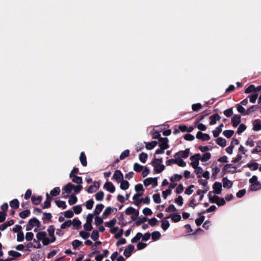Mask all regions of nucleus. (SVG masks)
I'll use <instances>...</instances> for the list:
<instances>
[{
  "mask_svg": "<svg viewBox=\"0 0 261 261\" xmlns=\"http://www.w3.org/2000/svg\"><path fill=\"white\" fill-rule=\"evenodd\" d=\"M55 229L54 226L50 225L48 227L46 232L43 231H38L36 235L37 242L38 243L41 242L44 246L54 243L56 240V238L55 236ZM34 241V242H36L35 240Z\"/></svg>",
  "mask_w": 261,
  "mask_h": 261,
  "instance_id": "f257e3e1",
  "label": "nucleus"
},
{
  "mask_svg": "<svg viewBox=\"0 0 261 261\" xmlns=\"http://www.w3.org/2000/svg\"><path fill=\"white\" fill-rule=\"evenodd\" d=\"M40 226V221L36 218H32L30 220L26 226L27 231L34 230V231H37Z\"/></svg>",
  "mask_w": 261,
  "mask_h": 261,
  "instance_id": "f03ea898",
  "label": "nucleus"
},
{
  "mask_svg": "<svg viewBox=\"0 0 261 261\" xmlns=\"http://www.w3.org/2000/svg\"><path fill=\"white\" fill-rule=\"evenodd\" d=\"M152 166L154 170L157 173H161L165 169V166L163 164L162 159H154L152 161Z\"/></svg>",
  "mask_w": 261,
  "mask_h": 261,
  "instance_id": "7ed1b4c3",
  "label": "nucleus"
},
{
  "mask_svg": "<svg viewBox=\"0 0 261 261\" xmlns=\"http://www.w3.org/2000/svg\"><path fill=\"white\" fill-rule=\"evenodd\" d=\"M125 213L127 215H132L131 219L133 221L135 220L139 216V210H136L133 207H128L125 210Z\"/></svg>",
  "mask_w": 261,
  "mask_h": 261,
  "instance_id": "20e7f679",
  "label": "nucleus"
},
{
  "mask_svg": "<svg viewBox=\"0 0 261 261\" xmlns=\"http://www.w3.org/2000/svg\"><path fill=\"white\" fill-rule=\"evenodd\" d=\"M200 154L196 153L192 155L190 158L191 161L190 165L193 168H196L199 165V160H200Z\"/></svg>",
  "mask_w": 261,
  "mask_h": 261,
  "instance_id": "39448f33",
  "label": "nucleus"
},
{
  "mask_svg": "<svg viewBox=\"0 0 261 261\" xmlns=\"http://www.w3.org/2000/svg\"><path fill=\"white\" fill-rule=\"evenodd\" d=\"M143 184L147 187L152 185L153 187H155L158 185V179L156 177H148L144 179Z\"/></svg>",
  "mask_w": 261,
  "mask_h": 261,
  "instance_id": "423d86ee",
  "label": "nucleus"
},
{
  "mask_svg": "<svg viewBox=\"0 0 261 261\" xmlns=\"http://www.w3.org/2000/svg\"><path fill=\"white\" fill-rule=\"evenodd\" d=\"M74 185L71 183L67 184L62 189V194L64 195L66 194V195L63 196V197H67L68 194H69L73 190Z\"/></svg>",
  "mask_w": 261,
  "mask_h": 261,
  "instance_id": "0eeeda50",
  "label": "nucleus"
},
{
  "mask_svg": "<svg viewBox=\"0 0 261 261\" xmlns=\"http://www.w3.org/2000/svg\"><path fill=\"white\" fill-rule=\"evenodd\" d=\"M190 154V149L187 148L185 149V150H181L178 151V152L176 153L174 157H177L180 159H186L187 158Z\"/></svg>",
  "mask_w": 261,
  "mask_h": 261,
  "instance_id": "6e6552de",
  "label": "nucleus"
},
{
  "mask_svg": "<svg viewBox=\"0 0 261 261\" xmlns=\"http://www.w3.org/2000/svg\"><path fill=\"white\" fill-rule=\"evenodd\" d=\"M159 146L160 147L162 148L163 149H167L169 148L168 139L167 138H159Z\"/></svg>",
  "mask_w": 261,
  "mask_h": 261,
  "instance_id": "1a4fd4ad",
  "label": "nucleus"
},
{
  "mask_svg": "<svg viewBox=\"0 0 261 261\" xmlns=\"http://www.w3.org/2000/svg\"><path fill=\"white\" fill-rule=\"evenodd\" d=\"M103 189L107 191L113 193L115 191V187L114 185L110 181H107L103 185Z\"/></svg>",
  "mask_w": 261,
  "mask_h": 261,
  "instance_id": "9d476101",
  "label": "nucleus"
},
{
  "mask_svg": "<svg viewBox=\"0 0 261 261\" xmlns=\"http://www.w3.org/2000/svg\"><path fill=\"white\" fill-rule=\"evenodd\" d=\"M113 178L119 183L123 179V175L120 171L116 170L113 174Z\"/></svg>",
  "mask_w": 261,
  "mask_h": 261,
  "instance_id": "9b49d317",
  "label": "nucleus"
},
{
  "mask_svg": "<svg viewBox=\"0 0 261 261\" xmlns=\"http://www.w3.org/2000/svg\"><path fill=\"white\" fill-rule=\"evenodd\" d=\"M213 192L216 194H220L221 193L222 185L219 182H215L213 187Z\"/></svg>",
  "mask_w": 261,
  "mask_h": 261,
  "instance_id": "f8f14e48",
  "label": "nucleus"
},
{
  "mask_svg": "<svg viewBox=\"0 0 261 261\" xmlns=\"http://www.w3.org/2000/svg\"><path fill=\"white\" fill-rule=\"evenodd\" d=\"M99 184L97 181H94L93 185L91 186L88 189L87 192L89 193H93L96 192L99 188Z\"/></svg>",
  "mask_w": 261,
  "mask_h": 261,
  "instance_id": "ddd939ff",
  "label": "nucleus"
},
{
  "mask_svg": "<svg viewBox=\"0 0 261 261\" xmlns=\"http://www.w3.org/2000/svg\"><path fill=\"white\" fill-rule=\"evenodd\" d=\"M142 195V192L136 193L135 194H134V195L133 197V199L134 201V204L135 205L138 206L141 203V202H142V200L141 199H139V198Z\"/></svg>",
  "mask_w": 261,
  "mask_h": 261,
  "instance_id": "4468645a",
  "label": "nucleus"
},
{
  "mask_svg": "<svg viewBox=\"0 0 261 261\" xmlns=\"http://www.w3.org/2000/svg\"><path fill=\"white\" fill-rule=\"evenodd\" d=\"M196 138L198 139H201L203 141H207L210 139V137L208 135L203 134L201 132H198L196 135Z\"/></svg>",
  "mask_w": 261,
  "mask_h": 261,
  "instance_id": "2eb2a0df",
  "label": "nucleus"
},
{
  "mask_svg": "<svg viewBox=\"0 0 261 261\" xmlns=\"http://www.w3.org/2000/svg\"><path fill=\"white\" fill-rule=\"evenodd\" d=\"M210 124L214 125L216 124L217 121H219L221 119V117L217 114H215L213 115H212L210 117Z\"/></svg>",
  "mask_w": 261,
  "mask_h": 261,
  "instance_id": "dca6fc26",
  "label": "nucleus"
},
{
  "mask_svg": "<svg viewBox=\"0 0 261 261\" xmlns=\"http://www.w3.org/2000/svg\"><path fill=\"white\" fill-rule=\"evenodd\" d=\"M134 250V246L132 245H129L124 250V255L126 257H129L133 251Z\"/></svg>",
  "mask_w": 261,
  "mask_h": 261,
  "instance_id": "f3484780",
  "label": "nucleus"
},
{
  "mask_svg": "<svg viewBox=\"0 0 261 261\" xmlns=\"http://www.w3.org/2000/svg\"><path fill=\"white\" fill-rule=\"evenodd\" d=\"M103 207L104 205L100 203L97 204L92 214L96 216L98 215L101 213Z\"/></svg>",
  "mask_w": 261,
  "mask_h": 261,
  "instance_id": "a211bd4d",
  "label": "nucleus"
},
{
  "mask_svg": "<svg viewBox=\"0 0 261 261\" xmlns=\"http://www.w3.org/2000/svg\"><path fill=\"white\" fill-rule=\"evenodd\" d=\"M114 208H112L110 206L107 207L104 210L102 217L103 218H106L108 217L114 211Z\"/></svg>",
  "mask_w": 261,
  "mask_h": 261,
  "instance_id": "6ab92c4d",
  "label": "nucleus"
},
{
  "mask_svg": "<svg viewBox=\"0 0 261 261\" xmlns=\"http://www.w3.org/2000/svg\"><path fill=\"white\" fill-rule=\"evenodd\" d=\"M241 121V116L237 115L233 117L231 119V122L233 126L236 127L238 125Z\"/></svg>",
  "mask_w": 261,
  "mask_h": 261,
  "instance_id": "aec40b11",
  "label": "nucleus"
},
{
  "mask_svg": "<svg viewBox=\"0 0 261 261\" xmlns=\"http://www.w3.org/2000/svg\"><path fill=\"white\" fill-rule=\"evenodd\" d=\"M253 129L255 131H259L261 129V121L259 120H255L253 122Z\"/></svg>",
  "mask_w": 261,
  "mask_h": 261,
  "instance_id": "412c9836",
  "label": "nucleus"
},
{
  "mask_svg": "<svg viewBox=\"0 0 261 261\" xmlns=\"http://www.w3.org/2000/svg\"><path fill=\"white\" fill-rule=\"evenodd\" d=\"M175 158V164L178 166L181 167H185L186 166V163L182 159L177 157H174Z\"/></svg>",
  "mask_w": 261,
  "mask_h": 261,
  "instance_id": "4be33fe9",
  "label": "nucleus"
},
{
  "mask_svg": "<svg viewBox=\"0 0 261 261\" xmlns=\"http://www.w3.org/2000/svg\"><path fill=\"white\" fill-rule=\"evenodd\" d=\"M168 218H170L174 222H179L181 218V216L177 213L171 214Z\"/></svg>",
  "mask_w": 261,
  "mask_h": 261,
  "instance_id": "5701e85b",
  "label": "nucleus"
},
{
  "mask_svg": "<svg viewBox=\"0 0 261 261\" xmlns=\"http://www.w3.org/2000/svg\"><path fill=\"white\" fill-rule=\"evenodd\" d=\"M119 183H120V188L122 190H126L128 189L129 184L127 180H122Z\"/></svg>",
  "mask_w": 261,
  "mask_h": 261,
  "instance_id": "b1692460",
  "label": "nucleus"
},
{
  "mask_svg": "<svg viewBox=\"0 0 261 261\" xmlns=\"http://www.w3.org/2000/svg\"><path fill=\"white\" fill-rule=\"evenodd\" d=\"M8 254L10 256H11V258H13V260L15 259V258L19 257L21 255V254L20 253L14 250L9 251L8 252Z\"/></svg>",
  "mask_w": 261,
  "mask_h": 261,
  "instance_id": "393cba45",
  "label": "nucleus"
},
{
  "mask_svg": "<svg viewBox=\"0 0 261 261\" xmlns=\"http://www.w3.org/2000/svg\"><path fill=\"white\" fill-rule=\"evenodd\" d=\"M46 200L44 203V205L43 206V208H48L50 206V202L51 201V198L50 197L48 193L46 194Z\"/></svg>",
  "mask_w": 261,
  "mask_h": 261,
  "instance_id": "a878e982",
  "label": "nucleus"
},
{
  "mask_svg": "<svg viewBox=\"0 0 261 261\" xmlns=\"http://www.w3.org/2000/svg\"><path fill=\"white\" fill-rule=\"evenodd\" d=\"M182 177L181 174H174L170 177V180L172 182L179 181Z\"/></svg>",
  "mask_w": 261,
  "mask_h": 261,
  "instance_id": "bb28decb",
  "label": "nucleus"
},
{
  "mask_svg": "<svg viewBox=\"0 0 261 261\" xmlns=\"http://www.w3.org/2000/svg\"><path fill=\"white\" fill-rule=\"evenodd\" d=\"M223 127V124L221 123L219 127H217L213 132V134L215 137H217L220 135V133L222 130V127Z\"/></svg>",
  "mask_w": 261,
  "mask_h": 261,
  "instance_id": "cd10ccee",
  "label": "nucleus"
},
{
  "mask_svg": "<svg viewBox=\"0 0 261 261\" xmlns=\"http://www.w3.org/2000/svg\"><path fill=\"white\" fill-rule=\"evenodd\" d=\"M158 144L156 141H152L150 142L146 143V148L148 150H151L154 148Z\"/></svg>",
  "mask_w": 261,
  "mask_h": 261,
  "instance_id": "c85d7f7f",
  "label": "nucleus"
},
{
  "mask_svg": "<svg viewBox=\"0 0 261 261\" xmlns=\"http://www.w3.org/2000/svg\"><path fill=\"white\" fill-rule=\"evenodd\" d=\"M147 156V153L142 152L139 155V159L141 163L145 164L146 162Z\"/></svg>",
  "mask_w": 261,
  "mask_h": 261,
  "instance_id": "c756f323",
  "label": "nucleus"
},
{
  "mask_svg": "<svg viewBox=\"0 0 261 261\" xmlns=\"http://www.w3.org/2000/svg\"><path fill=\"white\" fill-rule=\"evenodd\" d=\"M211 157V154L209 152H206L203 154L202 156L200 155V161L203 162H206L208 160L210 159Z\"/></svg>",
  "mask_w": 261,
  "mask_h": 261,
  "instance_id": "7c9ffc66",
  "label": "nucleus"
},
{
  "mask_svg": "<svg viewBox=\"0 0 261 261\" xmlns=\"http://www.w3.org/2000/svg\"><path fill=\"white\" fill-rule=\"evenodd\" d=\"M24 247H25L24 250L25 251H30L31 250L30 249L31 248L34 247V248H40L41 245L39 243H38L37 246H35V245L33 246V244L32 243H29L27 245L24 246Z\"/></svg>",
  "mask_w": 261,
  "mask_h": 261,
  "instance_id": "2f4dec72",
  "label": "nucleus"
},
{
  "mask_svg": "<svg viewBox=\"0 0 261 261\" xmlns=\"http://www.w3.org/2000/svg\"><path fill=\"white\" fill-rule=\"evenodd\" d=\"M261 189V184L257 182L255 183L252 184L250 189L251 191H255Z\"/></svg>",
  "mask_w": 261,
  "mask_h": 261,
  "instance_id": "473e14b6",
  "label": "nucleus"
},
{
  "mask_svg": "<svg viewBox=\"0 0 261 261\" xmlns=\"http://www.w3.org/2000/svg\"><path fill=\"white\" fill-rule=\"evenodd\" d=\"M161 228L164 230H167L170 226L169 222L165 219H163L161 221Z\"/></svg>",
  "mask_w": 261,
  "mask_h": 261,
  "instance_id": "72a5a7b5",
  "label": "nucleus"
},
{
  "mask_svg": "<svg viewBox=\"0 0 261 261\" xmlns=\"http://www.w3.org/2000/svg\"><path fill=\"white\" fill-rule=\"evenodd\" d=\"M144 166L142 165H141L140 164L138 163H135L133 166V170L137 172H139L142 171V170L144 168Z\"/></svg>",
  "mask_w": 261,
  "mask_h": 261,
  "instance_id": "f704fd0d",
  "label": "nucleus"
},
{
  "mask_svg": "<svg viewBox=\"0 0 261 261\" xmlns=\"http://www.w3.org/2000/svg\"><path fill=\"white\" fill-rule=\"evenodd\" d=\"M216 143L220 146L222 147H224L226 145V140L222 138H218L216 140Z\"/></svg>",
  "mask_w": 261,
  "mask_h": 261,
  "instance_id": "c9c22d12",
  "label": "nucleus"
},
{
  "mask_svg": "<svg viewBox=\"0 0 261 261\" xmlns=\"http://www.w3.org/2000/svg\"><path fill=\"white\" fill-rule=\"evenodd\" d=\"M95 199L97 201H102L103 199L104 193L101 191H99L95 194Z\"/></svg>",
  "mask_w": 261,
  "mask_h": 261,
  "instance_id": "e433bc0d",
  "label": "nucleus"
},
{
  "mask_svg": "<svg viewBox=\"0 0 261 261\" xmlns=\"http://www.w3.org/2000/svg\"><path fill=\"white\" fill-rule=\"evenodd\" d=\"M223 185L224 188H229L231 187L232 182L226 178L223 179Z\"/></svg>",
  "mask_w": 261,
  "mask_h": 261,
  "instance_id": "4c0bfd02",
  "label": "nucleus"
},
{
  "mask_svg": "<svg viewBox=\"0 0 261 261\" xmlns=\"http://www.w3.org/2000/svg\"><path fill=\"white\" fill-rule=\"evenodd\" d=\"M247 166L251 170H255L258 167V164L256 162L248 163Z\"/></svg>",
  "mask_w": 261,
  "mask_h": 261,
  "instance_id": "58836bf2",
  "label": "nucleus"
},
{
  "mask_svg": "<svg viewBox=\"0 0 261 261\" xmlns=\"http://www.w3.org/2000/svg\"><path fill=\"white\" fill-rule=\"evenodd\" d=\"M151 238L153 241H156L159 240L161 237V233L159 231H153L151 234Z\"/></svg>",
  "mask_w": 261,
  "mask_h": 261,
  "instance_id": "ea45409f",
  "label": "nucleus"
},
{
  "mask_svg": "<svg viewBox=\"0 0 261 261\" xmlns=\"http://www.w3.org/2000/svg\"><path fill=\"white\" fill-rule=\"evenodd\" d=\"M71 178H72V181L74 183H76V184H77L79 185H81V184L82 183L83 179L81 177L77 176L75 175V176H72Z\"/></svg>",
  "mask_w": 261,
  "mask_h": 261,
  "instance_id": "a19ab883",
  "label": "nucleus"
},
{
  "mask_svg": "<svg viewBox=\"0 0 261 261\" xmlns=\"http://www.w3.org/2000/svg\"><path fill=\"white\" fill-rule=\"evenodd\" d=\"M32 201L34 204H38L41 201V197L40 196H33L32 197Z\"/></svg>",
  "mask_w": 261,
  "mask_h": 261,
  "instance_id": "79ce46f5",
  "label": "nucleus"
},
{
  "mask_svg": "<svg viewBox=\"0 0 261 261\" xmlns=\"http://www.w3.org/2000/svg\"><path fill=\"white\" fill-rule=\"evenodd\" d=\"M10 205L13 208H17L19 206V202L18 200L15 199L10 201Z\"/></svg>",
  "mask_w": 261,
  "mask_h": 261,
  "instance_id": "37998d69",
  "label": "nucleus"
},
{
  "mask_svg": "<svg viewBox=\"0 0 261 261\" xmlns=\"http://www.w3.org/2000/svg\"><path fill=\"white\" fill-rule=\"evenodd\" d=\"M80 160L83 166H86L87 165L86 157L83 152L81 153Z\"/></svg>",
  "mask_w": 261,
  "mask_h": 261,
  "instance_id": "c03bdc74",
  "label": "nucleus"
},
{
  "mask_svg": "<svg viewBox=\"0 0 261 261\" xmlns=\"http://www.w3.org/2000/svg\"><path fill=\"white\" fill-rule=\"evenodd\" d=\"M195 169L194 172L197 175L198 177H201V175L203 173V169L201 167L199 166L196 168H193Z\"/></svg>",
  "mask_w": 261,
  "mask_h": 261,
  "instance_id": "a18cd8bd",
  "label": "nucleus"
},
{
  "mask_svg": "<svg viewBox=\"0 0 261 261\" xmlns=\"http://www.w3.org/2000/svg\"><path fill=\"white\" fill-rule=\"evenodd\" d=\"M116 223V220L115 219H113L110 221L109 222H107L105 223V225L106 227H110L111 228L113 227Z\"/></svg>",
  "mask_w": 261,
  "mask_h": 261,
  "instance_id": "49530a36",
  "label": "nucleus"
},
{
  "mask_svg": "<svg viewBox=\"0 0 261 261\" xmlns=\"http://www.w3.org/2000/svg\"><path fill=\"white\" fill-rule=\"evenodd\" d=\"M224 169L226 172H234L236 170V168L232 166L230 164H227L225 166Z\"/></svg>",
  "mask_w": 261,
  "mask_h": 261,
  "instance_id": "de8ad7c7",
  "label": "nucleus"
},
{
  "mask_svg": "<svg viewBox=\"0 0 261 261\" xmlns=\"http://www.w3.org/2000/svg\"><path fill=\"white\" fill-rule=\"evenodd\" d=\"M60 189L59 187H56L50 192V195L52 196H55L59 194Z\"/></svg>",
  "mask_w": 261,
  "mask_h": 261,
  "instance_id": "09e8293b",
  "label": "nucleus"
},
{
  "mask_svg": "<svg viewBox=\"0 0 261 261\" xmlns=\"http://www.w3.org/2000/svg\"><path fill=\"white\" fill-rule=\"evenodd\" d=\"M77 200V199L75 195H72L69 197L68 203L70 205H73L76 203Z\"/></svg>",
  "mask_w": 261,
  "mask_h": 261,
  "instance_id": "8fccbe9b",
  "label": "nucleus"
},
{
  "mask_svg": "<svg viewBox=\"0 0 261 261\" xmlns=\"http://www.w3.org/2000/svg\"><path fill=\"white\" fill-rule=\"evenodd\" d=\"M142 237V234L140 232L137 233L136 236L132 239V243H136L141 239Z\"/></svg>",
  "mask_w": 261,
  "mask_h": 261,
  "instance_id": "3c124183",
  "label": "nucleus"
},
{
  "mask_svg": "<svg viewBox=\"0 0 261 261\" xmlns=\"http://www.w3.org/2000/svg\"><path fill=\"white\" fill-rule=\"evenodd\" d=\"M194 186L193 185H190L185 190V193L188 195L192 194L194 191Z\"/></svg>",
  "mask_w": 261,
  "mask_h": 261,
  "instance_id": "603ef678",
  "label": "nucleus"
},
{
  "mask_svg": "<svg viewBox=\"0 0 261 261\" xmlns=\"http://www.w3.org/2000/svg\"><path fill=\"white\" fill-rule=\"evenodd\" d=\"M55 202L59 207H61L63 209H65L66 208V204L65 201L61 200H56Z\"/></svg>",
  "mask_w": 261,
  "mask_h": 261,
  "instance_id": "864d4df0",
  "label": "nucleus"
},
{
  "mask_svg": "<svg viewBox=\"0 0 261 261\" xmlns=\"http://www.w3.org/2000/svg\"><path fill=\"white\" fill-rule=\"evenodd\" d=\"M91 238L94 241L97 240L99 238L98 231H97L96 230H93L91 233Z\"/></svg>",
  "mask_w": 261,
  "mask_h": 261,
  "instance_id": "5fc2aeb1",
  "label": "nucleus"
},
{
  "mask_svg": "<svg viewBox=\"0 0 261 261\" xmlns=\"http://www.w3.org/2000/svg\"><path fill=\"white\" fill-rule=\"evenodd\" d=\"M82 245V242L79 240H75L72 243V245L74 249H77L79 246Z\"/></svg>",
  "mask_w": 261,
  "mask_h": 261,
  "instance_id": "6e6d98bb",
  "label": "nucleus"
},
{
  "mask_svg": "<svg viewBox=\"0 0 261 261\" xmlns=\"http://www.w3.org/2000/svg\"><path fill=\"white\" fill-rule=\"evenodd\" d=\"M234 132L232 130H226L223 132V135L227 138H229L232 136Z\"/></svg>",
  "mask_w": 261,
  "mask_h": 261,
  "instance_id": "4d7b16f0",
  "label": "nucleus"
},
{
  "mask_svg": "<svg viewBox=\"0 0 261 261\" xmlns=\"http://www.w3.org/2000/svg\"><path fill=\"white\" fill-rule=\"evenodd\" d=\"M71 225V220H68L64 222L61 225V229H66Z\"/></svg>",
  "mask_w": 261,
  "mask_h": 261,
  "instance_id": "13d9d810",
  "label": "nucleus"
},
{
  "mask_svg": "<svg viewBox=\"0 0 261 261\" xmlns=\"http://www.w3.org/2000/svg\"><path fill=\"white\" fill-rule=\"evenodd\" d=\"M195 124L196 125L197 127L200 130H205L206 129V126L201 123H199L198 121H196L195 122Z\"/></svg>",
  "mask_w": 261,
  "mask_h": 261,
  "instance_id": "bf43d9fd",
  "label": "nucleus"
},
{
  "mask_svg": "<svg viewBox=\"0 0 261 261\" xmlns=\"http://www.w3.org/2000/svg\"><path fill=\"white\" fill-rule=\"evenodd\" d=\"M71 225H72L73 226L76 227H80L81 225V222L76 219H73L72 221H71Z\"/></svg>",
  "mask_w": 261,
  "mask_h": 261,
  "instance_id": "052dcab7",
  "label": "nucleus"
},
{
  "mask_svg": "<svg viewBox=\"0 0 261 261\" xmlns=\"http://www.w3.org/2000/svg\"><path fill=\"white\" fill-rule=\"evenodd\" d=\"M135 190L137 193L142 192L143 193V188L141 184H137L135 187Z\"/></svg>",
  "mask_w": 261,
  "mask_h": 261,
  "instance_id": "680f3d73",
  "label": "nucleus"
},
{
  "mask_svg": "<svg viewBox=\"0 0 261 261\" xmlns=\"http://www.w3.org/2000/svg\"><path fill=\"white\" fill-rule=\"evenodd\" d=\"M174 202L179 206H182L183 204L182 197L181 196H178L176 199H175Z\"/></svg>",
  "mask_w": 261,
  "mask_h": 261,
  "instance_id": "e2e57ef3",
  "label": "nucleus"
},
{
  "mask_svg": "<svg viewBox=\"0 0 261 261\" xmlns=\"http://www.w3.org/2000/svg\"><path fill=\"white\" fill-rule=\"evenodd\" d=\"M30 214V211L25 210V211H23L21 212V213H20L19 216L22 218H25L29 216Z\"/></svg>",
  "mask_w": 261,
  "mask_h": 261,
  "instance_id": "0e129e2a",
  "label": "nucleus"
},
{
  "mask_svg": "<svg viewBox=\"0 0 261 261\" xmlns=\"http://www.w3.org/2000/svg\"><path fill=\"white\" fill-rule=\"evenodd\" d=\"M153 201L156 203H160L161 202V197L159 194H154L152 196Z\"/></svg>",
  "mask_w": 261,
  "mask_h": 261,
  "instance_id": "69168bd1",
  "label": "nucleus"
},
{
  "mask_svg": "<svg viewBox=\"0 0 261 261\" xmlns=\"http://www.w3.org/2000/svg\"><path fill=\"white\" fill-rule=\"evenodd\" d=\"M94 201L92 199L88 200L86 203V207L88 210H91L93 205Z\"/></svg>",
  "mask_w": 261,
  "mask_h": 261,
  "instance_id": "338daca9",
  "label": "nucleus"
},
{
  "mask_svg": "<svg viewBox=\"0 0 261 261\" xmlns=\"http://www.w3.org/2000/svg\"><path fill=\"white\" fill-rule=\"evenodd\" d=\"M103 217L96 216L95 218L94 224L96 225H99L103 222Z\"/></svg>",
  "mask_w": 261,
  "mask_h": 261,
  "instance_id": "774afa93",
  "label": "nucleus"
}]
</instances>
